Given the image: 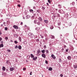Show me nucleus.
Instances as JSON below:
<instances>
[{
  "label": "nucleus",
  "mask_w": 77,
  "mask_h": 77,
  "mask_svg": "<svg viewBox=\"0 0 77 77\" xmlns=\"http://www.w3.org/2000/svg\"><path fill=\"white\" fill-rule=\"evenodd\" d=\"M28 35L29 36H30V37H31V38H33V37H35V36L33 34L30 32H29L28 34Z\"/></svg>",
  "instance_id": "1"
},
{
  "label": "nucleus",
  "mask_w": 77,
  "mask_h": 77,
  "mask_svg": "<svg viewBox=\"0 0 77 77\" xmlns=\"http://www.w3.org/2000/svg\"><path fill=\"white\" fill-rule=\"evenodd\" d=\"M42 56L44 58H46V55L45 54H42Z\"/></svg>",
  "instance_id": "2"
},
{
  "label": "nucleus",
  "mask_w": 77,
  "mask_h": 77,
  "mask_svg": "<svg viewBox=\"0 0 77 77\" xmlns=\"http://www.w3.org/2000/svg\"><path fill=\"white\" fill-rule=\"evenodd\" d=\"M14 28L15 29H18V26L16 25H14L13 26Z\"/></svg>",
  "instance_id": "3"
},
{
  "label": "nucleus",
  "mask_w": 77,
  "mask_h": 77,
  "mask_svg": "<svg viewBox=\"0 0 77 77\" xmlns=\"http://www.w3.org/2000/svg\"><path fill=\"white\" fill-rule=\"evenodd\" d=\"M41 52V51L40 50H38L37 51V54H39Z\"/></svg>",
  "instance_id": "4"
},
{
  "label": "nucleus",
  "mask_w": 77,
  "mask_h": 77,
  "mask_svg": "<svg viewBox=\"0 0 77 77\" xmlns=\"http://www.w3.org/2000/svg\"><path fill=\"white\" fill-rule=\"evenodd\" d=\"M51 57H52L53 59H56V57H55V56H54V55L53 54H52L51 55Z\"/></svg>",
  "instance_id": "5"
},
{
  "label": "nucleus",
  "mask_w": 77,
  "mask_h": 77,
  "mask_svg": "<svg viewBox=\"0 0 77 77\" xmlns=\"http://www.w3.org/2000/svg\"><path fill=\"white\" fill-rule=\"evenodd\" d=\"M44 21L46 24H48V21L47 20H44Z\"/></svg>",
  "instance_id": "6"
},
{
  "label": "nucleus",
  "mask_w": 77,
  "mask_h": 77,
  "mask_svg": "<svg viewBox=\"0 0 77 77\" xmlns=\"http://www.w3.org/2000/svg\"><path fill=\"white\" fill-rule=\"evenodd\" d=\"M67 59H68V60H70L71 59V57L70 56H68L67 57Z\"/></svg>",
  "instance_id": "7"
},
{
  "label": "nucleus",
  "mask_w": 77,
  "mask_h": 77,
  "mask_svg": "<svg viewBox=\"0 0 77 77\" xmlns=\"http://www.w3.org/2000/svg\"><path fill=\"white\" fill-rule=\"evenodd\" d=\"M6 64H10V60H8L6 61Z\"/></svg>",
  "instance_id": "8"
},
{
  "label": "nucleus",
  "mask_w": 77,
  "mask_h": 77,
  "mask_svg": "<svg viewBox=\"0 0 77 77\" xmlns=\"http://www.w3.org/2000/svg\"><path fill=\"white\" fill-rule=\"evenodd\" d=\"M37 58L38 57H34L33 58L32 60H36L37 59Z\"/></svg>",
  "instance_id": "9"
},
{
  "label": "nucleus",
  "mask_w": 77,
  "mask_h": 77,
  "mask_svg": "<svg viewBox=\"0 0 77 77\" xmlns=\"http://www.w3.org/2000/svg\"><path fill=\"white\" fill-rule=\"evenodd\" d=\"M10 71H14V69L12 67H10Z\"/></svg>",
  "instance_id": "10"
},
{
  "label": "nucleus",
  "mask_w": 77,
  "mask_h": 77,
  "mask_svg": "<svg viewBox=\"0 0 77 77\" xmlns=\"http://www.w3.org/2000/svg\"><path fill=\"white\" fill-rule=\"evenodd\" d=\"M3 71H5L6 70V67H5L3 66L2 68Z\"/></svg>",
  "instance_id": "11"
},
{
  "label": "nucleus",
  "mask_w": 77,
  "mask_h": 77,
  "mask_svg": "<svg viewBox=\"0 0 77 77\" xmlns=\"http://www.w3.org/2000/svg\"><path fill=\"white\" fill-rule=\"evenodd\" d=\"M45 50H42L41 51V52L43 54H44L45 53Z\"/></svg>",
  "instance_id": "12"
},
{
  "label": "nucleus",
  "mask_w": 77,
  "mask_h": 77,
  "mask_svg": "<svg viewBox=\"0 0 77 77\" xmlns=\"http://www.w3.org/2000/svg\"><path fill=\"white\" fill-rule=\"evenodd\" d=\"M74 66V68H75V69H76V68H77V65L76 64H74V66Z\"/></svg>",
  "instance_id": "13"
},
{
  "label": "nucleus",
  "mask_w": 77,
  "mask_h": 77,
  "mask_svg": "<svg viewBox=\"0 0 77 77\" xmlns=\"http://www.w3.org/2000/svg\"><path fill=\"white\" fill-rule=\"evenodd\" d=\"M4 45H3V44H1L0 45V48H2V47H3Z\"/></svg>",
  "instance_id": "14"
},
{
  "label": "nucleus",
  "mask_w": 77,
  "mask_h": 77,
  "mask_svg": "<svg viewBox=\"0 0 77 77\" xmlns=\"http://www.w3.org/2000/svg\"><path fill=\"white\" fill-rule=\"evenodd\" d=\"M30 56H31V58H33L34 57V55H33L32 54H31Z\"/></svg>",
  "instance_id": "15"
},
{
  "label": "nucleus",
  "mask_w": 77,
  "mask_h": 77,
  "mask_svg": "<svg viewBox=\"0 0 77 77\" xmlns=\"http://www.w3.org/2000/svg\"><path fill=\"white\" fill-rule=\"evenodd\" d=\"M38 20L40 21H42V19L41 17H39L38 18Z\"/></svg>",
  "instance_id": "16"
},
{
  "label": "nucleus",
  "mask_w": 77,
  "mask_h": 77,
  "mask_svg": "<svg viewBox=\"0 0 77 77\" xmlns=\"http://www.w3.org/2000/svg\"><path fill=\"white\" fill-rule=\"evenodd\" d=\"M50 28L51 30H52L54 28V27L52 25L50 26Z\"/></svg>",
  "instance_id": "17"
},
{
  "label": "nucleus",
  "mask_w": 77,
  "mask_h": 77,
  "mask_svg": "<svg viewBox=\"0 0 77 77\" xmlns=\"http://www.w3.org/2000/svg\"><path fill=\"white\" fill-rule=\"evenodd\" d=\"M50 38H51L52 39H54V36L53 35H51Z\"/></svg>",
  "instance_id": "18"
},
{
  "label": "nucleus",
  "mask_w": 77,
  "mask_h": 77,
  "mask_svg": "<svg viewBox=\"0 0 77 77\" xmlns=\"http://www.w3.org/2000/svg\"><path fill=\"white\" fill-rule=\"evenodd\" d=\"M33 14L34 15V16H35V15H36V14H37V12H35V11L33 12Z\"/></svg>",
  "instance_id": "19"
},
{
  "label": "nucleus",
  "mask_w": 77,
  "mask_h": 77,
  "mask_svg": "<svg viewBox=\"0 0 77 77\" xmlns=\"http://www.w3.org/2000/svg\"><path fill=\"white\" fill-rule=\"evenodd\" d=\"M18 48H19V50H21V46H20V45H19L18 46Z\"/></svg>",
  "instance_id": "20"
},
{
  "label": "nucleus",
  "mask_w": 77,
  "mask_h": 77,
  "mask_svg": "<svg viewBox=\"0 0 77 77\" xmlns=\"http://www.w3.org/2000/svg\"><path fill=\"white\" fill-rule=\"evenodd\" d=\"M58 6L59 7V8L60 9L61 8H62V7L61 6H62L61 5H60V4H58Z\"/></svg>",
  "instance_id": "21"
},
{
  "label": "nucleus",
  "mask_w": 77,
  "mask_h": 77,
  "mask_svg": "<svg viewBox=\"0 0 77 77\" xmlns=\"http://www.w3.org/2000/svg\"><path fill=\"white\" fill-rule=\"evenodd\" d=\"M52 69V68L51 67H50L48 69L49 71H51Z\"/></svg>",
  "instance_id": "22"
},
{
  "label": "nucleus",
  "mask_w": 77,
  "mask_h": 77,
  "mask_svg": "<svg viewBox=\"0 0 77 77\" xmlns=\"http://www.w3.org/2000/svg\"><path fill=\"white\" fill-rule=\"evenodd\" d=\"M62 60L60 58L59 59V62L60 63L62 62Z\"/></svg>",
  "instance_id": "23"
},
{
  "label": "nucleus",
  "mask_w": 77,
  "mask_h": 77,
  "mask_svg": "<svg viewBox=\"0 0 77 77\" xmlns=\"http://www.w3.org/2000/svg\"><path fill=\"white\" fill-rule=\"evenodd\" d=\"M8 29V28L7 27H5V30L7 31Z\"/></svg>",
  "instance_id": "24"
},
{
  "label": "nucleus",
  "mask_w": 77,
  "mask_h": 77,
  "mask_svg": "<svg viewBox=\"0 0 77 77\" xmlns=\"http://www.w3.org/2000/svg\"><path fill=\"white\" fill-rule=\"evenodd\" d=\"M19 39L20 42H21V37H19Z\"/></svg>",
  "instance_id": "25"
},
{
  "label": "nucleus",
  "mask_w": 77,
  "mask_h": 77,
  "mask_svg": "<svg viewBox=\"0 0 77 77\" xmlns=\"http://www.w3.org/2000/svg\"><path fill=\"white\" fill-rule=\"evenodd\" d=\"M46 54H47V53H49V51L48 50H46Z\"/></svg>",
  "instance_id": "26"
},
{
  "label": "nucleus",
  "mask_w": 77,
  "mask_h": 77,
  "mask_svg": "<svg viewBox=\"0 0 77 77\" xmlns=\"http://www.w3.org/2000/svg\"><path fill=\"white\" fill-rule=\"evenodd\" d=\"M29 11L31 12H33V11L32 9H30V10H29Z\"/></svg>",
  "instance_id": "27"
},
{
  "label": "nucleus",
  "mask_w": 77,
  "mask_h": 77,
  "mask_svg": "<svg viewBox=\"0 0 77 77\" xmlns=\"http://www.w3.org/2000/svg\"><path fill=\"white\" fill-rule=\"evenodd\" d=\"M5 39L6 40H8V37H6L5 38Z\"/></svg>",
  "instance_id": "28"
},
{
  "label": "nucleus",
  "mask_w": 77,
  "mask_h": 77,
  "mask_svg": "<svg viewBox=\"0 0 77 77\" xmlns=\"http://www.w3.org/2000/svg\"><path fill=\"white\" fill-rule=\"evenodd\" d=\"M7 23L8 24H9V23H10V21L9 20L7 22Z\"/></svg>",
  "instance_id": "29"
},
{
  "label": "nucleus",
  "mask_w": 77,
  "mask_h": 77,
  "mask_svg": "<svg viewBox=\"0 0 77 77\" xmlns=\"http://www.w3.org/2000/svg\"><path fill=\"white\" fill-rule=\"evenodd\" d=\"M23 43L25 44H27V42L26 41H25L23 42Z\"/></svg>",
  "instance_id": "30"
},
{
  "label": "nucleus",
  "mask_w": 77,
  "mask_h": 77,
  "mask_svg": "<svg viewBox=\"0 0 77 77\" xmlns=\"http://www.w3.org/2000/svg\"><path fill=\"white\" fill-rule=\"evenodd\" d=\"M40 22L39 21L37 23V24H38V25H40Z\"/></svg>",
  "instance_id": "31"
},
{
  "label": "nucleus",
  "mask_w": 77,
  "mask_h": 77,
  "mask_svg": "<svg viewBox=\"0 0 77 77\" xmlns=\"http://www.w3.org/2000/svg\"><path fill=\"white\" fill-rule=\"evenodd\" d=\"M42 10H45V7H42Z\"/></svg>",
  "instance_id": "32"
},
{
  "label": "nucleus",
  "mask_w": 77,
  "mask_h": 77,
  "mask_svg": "<svg viewBox=\"0 0 77 77\" xmlns=\"http://www.w3.org/2000/svg\"><path fill=\"white\" fill-rule=\"evenodd\" d=\"M63 50H64V48H62L61 49V51H62V52H63Z\"/></svg>",
  "instance_id": "33"
},
{
  "label": "nucleus",
  "mask_w": 77,
  "mask_h": 77,
  "mask_svg": "<svg viewBox=\"0 0 77 77\" xmlns=\"http://www.w3.org/2000/svg\"><path fill=\"white\" fill-rule=\"evenodd\" d=\"M45 63H46V64H48V61H47V60H45Z\"/></svg>",
  "instance_id": "34"
},
{
  "label": "nucleus",
  "mask_w": 77,
  "mask_h": 77,
  "mask_svg": "<svg viewBox=\"0 0 77 77\" xmlns=\"http://www.w3.org/2000/svg\"><path fill=\"white\" fill-rule=\"evenodd\" d=\"M39 39H37L36 40V41L37 42H39Z\"/></svg>",
  "instance_id": "35"
},
{
  "label": "nucleus",
  "mask_w": 77,
  "mask_h": 77,
  "mask_svg": "<svg viewBox=\"0 0 77 77\" xmlns=\"http://www.w3.org/2000/svg\"><path fill=\"white\" fill-rule=\"evenodd\" d=\"M34 17H35L33 16H32V20H33V19H34Z\"/></svg>",
  "instance_id": "36"
},
{
  "label": "nucleus",
  "mask_w": 77,
  "mask_h": 77,
  "mask_svg": "<svg viewBox=\"0 0 77 77\" xmlns=\"http://www.w3.org/2000/svg\"><path fill=\"white\" fill-rule=\"evenodd\" d=\"M14 43L15 44H18V42L17 41H14Z\"/></svg>",
  "instance_id": "37"
},
{
  "label": "nucleus",
  "mask_w": 77,
  "mask_h": 77,
  "mask_svg": "<svg viewBox=\"0 0 77 77\" xmlns=\"http://www.w3.org/2000/svg\"><path fill=\"white\" fill-rule=\"evenodd\" d=\"M37 12H38V13H40V11H39V9L37 10Z\"/></svg>",
  "instance_id": "38"
},
{
  "label": "nucleus",
  "mask_w": 77,
  "mask_h": 77,
  "mask_svg": "<svg viewBox=\"0 0 77 77\" xmlns=\"http://www.w3.org/2000/svg\"><path fill=\"white\" fill-rule=\"evenodd\" d=\"M15 48H16V49L18 48V45H16V47H15Z\"/></svg>",
  "instance_id": "39"
},
{
  "label": "nucleus",
  "mask_w": 77,
  "mask_h": 77,
  "mask_svg": "<svg viewBox=\"0 0 77 77\" xmlns=\"http://www.w3.org/2000/svg\"><path fill=\"white\" fill-rule=\"evenodd\" d=\"M72 5H75V3L74 2H73L72 3Z\"/></svg>",
  "instance_id": "40"
},
{
  "label": "nucleus",
  "mask_w": 77,
  "mask_h": 77,
  "mask_svg": "<svg viewBox=\"0 0 77 77\" xmlns=\"http://www.w3.org/2000/svg\"><path fill=\"white\" fill-rule=\"evenodd\" d=\"M43 47H44V48H45H45H46V45H45Z\"/></svg>",
  "instance_id": "41"
},
{
  "label": "nucleus",
  "mask_w": 77,
  "mask_h": 77,
  "mask_svg": "<svg viewBox=\"0 0 77 77\" xmlns=\"http://www.w3.org/2000/svg\"><path fill=\"white\" fill-rule=\"evenodd\" d=\"M48 2L49 3H51V2H50V0H48Z\"/></svg>",
  "instance_id": "42"
},
{
  "label": "nucleus",
  "mask_w": 77,
  "mask_h": 77,
  "mask_svg": "<svg viewBox=\"0 0 77 77\" xmlns=\"http://www.w3.org/2000/svg\"><path fill=\"white\" fill-rule=\"evenodd\" d=\"M68 50H69V49L68 48H67V49H66V52H68Z\"/></svg>",
  "instance_id": "43"
},
{
  "label": "nucleus",
  "mask_w": 77,
  "mask_h": 77,
  "mask_svg": "<svg viewBox=\"0 0 77 77\" xmlns=\"http://www.w3.org/2000/svg\"><path fill=\"white\" fill-rule=\"evenodd\" d=\"M34 23L35 24H36V20H34Z\"/></svg>",
  "instance_id": "44"
},
{
  "label": "nucleus",
  "mask_w": 77,
  "mask_h": 77,
  "mask_svg": "<svg viewBox=\"0 0 77 77\" xmlns=\"http://www.w3.org/2000/svg\"><path fill=\"white\" fill-rule=\"evenodd\" d=\"M60 77H63V75L62 74H61L60 75Z\"/></svg>",
  "instance_id": "45"
},
{
  "label": "nucleus",
  "mask_w": 77,
  "mask_h": 77,
  "mask_svg": "<svg viewBox=\"0 0 77 77\" xmlns=\"http://www.w3.org/2000/svg\"><path fill=\"white\" fill-rule=\"evenodd\" d=\"M2 38L0 37V41H2Z\"/></svg>",
  "instance_id": "46"
},
{
  "label": "nucleus",
  "mask_w": 77,
  "mask_h": 77,
  "mask_svg": "<svg viewBox=\"0 0 77 77\" xmlns=\"http://www.w3.org/2000/svg\"><path fill=\"white\" fill-rule=\"evenodd\" d=\"M60 38L61 39L62 37V35H60Z\"/></svg>",
  "instance_id": "47"
},
{
  "label": "nucleus",
  "mask_w": 77,
  "mask_h": 77,
  "mask_svg": "<svg viewBox=\"0 0 77 77\" xmlns=\"http://www.w3.org/2000/svg\"><path fill=\"white\" fill-rule=\"evenodd\" d=\"M32 72H30V75H32Z\"/></svg>",
  "instance_id": "48"
},
{
  "label": "nucleus",
  "mask_w": 77,
  "mask_h": 77,
  "mask_svg": "<svg viewBox=\"0 0 77 77\" xmlns=\"http://www.w3.org/2000/svg\"><path fill=\"white\" fill-rule=\"evenodd\" d=\"M17 6H18V7H21V5H17Z\"/></svg>",
  "instance_id": "49"
},
{
  "label": "nucleus",
  "mask_w": 77,
  "mask_h": 77,
  "mask_svg": "<svg viewBox=\"0 0 77 77\" xmlns=\"http://www.w3.org/2000/svg\"><path fill=\"white\" fill-rule=\"evenodd\" d=\"M26 69L25 68H23V70H24V71L25 70H26Z\"/></svg>",
  "instance_id": "50"
},
{
  "label": "nucleus",
  "mask_w": 77,
  "mask_h": 77,
  "mask_svg": "<svg viewBox=\"0 0 77 77\" xmlns=\"http://www.w3.org/2000/svg\"><path fill=\"white\" fill-rule=\"evenodd\" d=\"M8 52H11V50H8Z\"/></svg>",
  "instance_id": "51"
},
{
  "label": "nucleus",
  "mask_w": 77,
  "mask_h": 77,
  "mask_svg": "<svg viewBox=\"0 0 77 77\" xmlns=\"http://www.w3.org/2000/svg\"><path fill=\"white\" fill-rule=\"evenodd\" d=\"M66 45H64V47L65 48H66Z\"/></svg>",
  "instance_id": "52"
},
{
  "label": "nucleus",
  "mask_w": 77,
  "mask_h": 77,
  "mask_svg": "<svg viewBox=\"0 0 77 77\" xmlns=\"http://www.w3.org/2000/svg\"><path fill=\"white\" fill-rule=\"evenodd\" d=\"M66 15L67 17H68V13H66Z\"/></svg>",
  "instance_id": "53"
},
{
  "label": "nucleus",
  "mask_w": 77,
  "mask_h": 77,
  "mask_svg": "<svg viewBox=\"0 0 77 77\" xmlns=\"http://www.w3.org/2000/svg\"><path fill=\"white\" fill-rule=\"evenodd\" d=\"M33 8H34V9H36V7H33Z\"/></svg>",
  "instance_id": "54"
},
{
  "label": "nucleus",
  "mask_w": 77,
  "mask_h": 77,
  "mask_svg": "<svg viewBox=\"0 0 77 77\" xmlns=\"http://www.w3.org/2000/svg\"><path fill=\"white\" fill-rule=\"evenodd\" d=\"M69 26H71V23H69Z\"/></svg>",
  "instance_id": "55"
},
{
  "label": "nucleus",
  "mask_w": 77,
  "mask_h": 77,
  "mask_svg": "<svg viewBox=\"0 0 77 77\" xmlns=\"http://www.w3.org/2000/svg\"><path fill=\"white\" fill-rule=\"evenodd\" d=\"M35 30L37 31L38 30V28H35Z\"/></svg>",
  "instance_id": "56"
},
{
  "label": "nucleus",
  "mask_w": 77,
  "mask_h": 77,
  "mask_svg": "<svg viewBox=\"0 0 77 77\" xmlns=\"http://www.w3.org/2000/svg\"><path fill=\"white\" fill-rule=\"evenodd\" d=\"M41 38H44V36H42Z\"/></svg>",
  "instance_id": "57"
},
{
  "label": "nucleus",
  "mask_w": 77,
  "mask_h": 77,
  "mask_svg": "<svg viewBox=\"0 0 77 77\" xmlns=\"http://www.w3.org/2000/svg\"><path fill=\"white\" fill-rule=\"evenodd\" d=\"M23 24V23L22 22H21V23H20L21 25H22V24Z\"/></svg>",
  "instance_id": "58"
},
{
  "label": "nucleus",
  "mask_w": 77,
  "mask_h": 77,
  "mask_svg": "<svg viewBox=\"0 0 77 77\" xmlns=\"http://www.w3.org/2000/svg\"><path fill=\"white\" fill-rule=\"evenodd\" d=\"M47 6H48V5H49L48 4V3H47Z\"/></svg>",
  "instance_id": "59"
},
{
  "label": "nucleus",
  "mask_w": 77,
  "mask_h": 77,
  "mask_svg": "<svg viewBox=\"0 0 77 77\" xmlns=\"http://www.w3.org/2000/svg\"><path fill=\"white\" fill-rule=\"evenodd\" d=\"M11 42H13V40H11Z\"/></svg>",
  "instance_id": "60"
},
{
  "label": "nucleus",
  "mask_w": 77,
  "mask_h": 77,
  "mask_svg": "<svg viewBox=\"0 0 77 77\" xmlns=\"http://www.w3.org/2000/svg\"><path fill=\"white\" fill-rule=\"evenodd\" d=\"M2 32H0V35H2Z\"/></svg>",
  "instance_id": "61"
},
{
  "label": "nucleus",
  "mask_w": 77,
  "mask_h": 77,
  "mask_svg": "<svg viewBox=\"0 0 77 77\" xmlns=\"http://www.w3.org/2000/svg\"><path fill=\"white\" fill-rule=\"evenodd\" d=\"M5 23H5V22H4V23H3L4 24H5Z\"/></svg>",
  "instance_id": "62"
},
{
  "label": "nucleus",
  "mask_w": 77,
  "mask_h": 77,
  "mask_svg": "<svg viewBox=\"0 0 77 77\" xmlns=\"http://www.w3.org/2000/svg\"><path fill=\"white\" fill-rule=\"evenodd\" d=\"M6 71H8V69H6Z\"/></svg>",
  "instance_id": "63"
},
{
  "label": "nucleus",
  "mask_w": 77,
  "mask_h": 77,
  "mask_svg": "<svg viewBox=\"0 0 77 77\" xmlns=\"http://www.w3.org/2000/svg\"><path fill=\"white\" fill-rule=\"evenodd\" d=\"M1 42V43H3V42L2 41V42Z\"/></svg>",
  "instance_id": "64"
}]
</instances>
